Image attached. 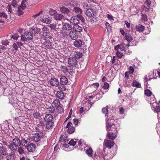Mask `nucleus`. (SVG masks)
<instances>
[{"mask_svg":"<svg viewBox=\"0 0 160 160\" xmlns=\"http://www.w3.org/2000/svg\"><path fill=\"white\" fill-rule=\"evenodd\" d=\"M107 116V118H106V128L108 132L107 136L110 139L114 140L116 138L118 132L117 127L115 125L112 123V121H113L114 119H110Z\"/></svg>","mask_w":160,"mask_h":160,"instance_id":"f257e3e1","label":"nucleus"},{"mask_svg":"<svg viewBox=\"0 0 160 160\" xmlns=\"http://www.w3.org/2000/svg\"><path fill=\"white\" fill-rule=\"evenodd\" d=\"M21 40L23 42L32 40L33 38V35L32 34L30 30L29 32H25L23 35L21 36Z\"/></svg>","mask_w":160,"mask_h":160,"instance_id":"f03ea898","label":"nucleus"},{"mask_svg":"<svg viewBox=\"0 0 160 160\" xmlns=\"http://www.w3.org/2000/svg\"><path fill=\"white\" fill-rule=\"evenodd\" d=\"M85 14L89 17L94 18L96 14V12L95 9L89 8L86 10Z\"/></svg>","mask_w":160,"mask_h":160,"instance_id":"7ed1b4c3","label":"nucleus"},{"mask_svg":"<svg viewBox=\"0 0 160 160\" xmlns=\"http://www.w3.org/2000/svg\"><path fill=\"white\" fill-rule=\"evenodd\" d=\"M52 105H53L54 107H55L59 111H61V109L62 105L60 104V100L59 99L57 98L54 100L52 103Z\"/></svg>","mask_w":160,"mask_h":160,"instance_id":"20e7f679","label":"nucleus"},{"mask_svg":"<svg viewBox=\"0 0 160 160\" xmlns=\"http://www.w3.org/2000/svg\"><path fill=\"white\" fill-rule=\"evenodd\" d=\"M68 62L69 64L72 66H74L76 68H78L77 64V61L74 57H70L68 59Z\"/></svg>","mask_w":160,"mask_h":160,"instance_id":"39448f33","label":"nucleus"},{"mask_svg":"<svg viewBox=\"0 0 160 160\" xmlns=\"http://www.w3.org/2000/svg\"><path fill=\"white\" fill-rule=\"evenodd\" d=\"M92 158L94 160H104L105 159L102 152H99L96 154V153L92 156Z\"/></svg>","mask_w":160,"mask_h":160,"instance_id":"423d86ee","label":"nucleus"},{"mask_svg":"<svg viewBox=\"0 0 160 160\" xmlns=\"http://www.w3.org/2000/svg\"><path fill=\"white\" fill-rule=\"evenodd\" d=\"M72 123L71 122H69L68 123L67 126L65 127V128H68L67 132L69 134H72L75 131V128L72 126Z\"/></svg>","mask_w":160,"mask_h":160,"instance_id":"0eeeda50","label":"nucleus"},{"mask_svg":"<svg viewBox=\"0 0 160 160\" xmlns=\"http://www.w3.org/2000/svg\"><path fill=\"white\" fill-rule=\"evenodd\" d=\"M69 21L70 23H72L73 25L77 24H79L80 22L78 17V14L76 16L72 17L69 20Z\"/></svg>","mask_w":160,"mask_h":160,"instance_id":"6e6552de","label":"nucleus"},{"mask_svg":"<svg viewBox=\"0 0 160 160\" xmlns=\"http://www.w3.org/2000/svg\"><path fill=\"white\" fill-rule=\"evenodd\" d=\"M82 26L81 24H77L74 25L72 27L73 31L78 32H80L82 31Z\"/></svg>","mask_w":160,"mask_h":160,"instance_id":"1a4fd4ad","label":"nucleus"},{"mask_svg":"<svg viewBox=\"0 0 160 160\" xmlns=\"http://www.w3.org/2000/svg\"><path fill=\"white\" fill-rule=\"evenodd\" d=\"M62 28L63 30L70 31L72 29V27L71 25L67 22H62Z\"/></svg>","mask_w":160,"mask_h":160,"instance_id":"9d476101","label":"nucleus"},{"mask_svg":"<svg viewBox=\"0 0 160 160\" xmlns=\"http://www.w3.org/2000/svg\"><path fill=\"white\" fill-rule=\"evenodd\" d=\"M68 36L72 39L75 40L77 39L79 37L78 33L74 31H70L68 33Z\"/></svg>","mask_w":160,"mask_h":160,"instance_id":"9b49d317","label":"nucleus"},{"mask_svg":"<svg viewBox=\"0 0 160 160\" xmlns=\"http://www.w3.org/2000/svg\"><path fill=\"white\" fill-rule=\"evenodd\" d=\"M26 148H27L28 152H33L35 150L36 146L34 144L31 143L27 145Z\"/></svg>","mask_w":160,"mask_h":160,"instance_id":"f8f14e48","label":"nucleus"},{"mask_svg":"<svg viewBox=\"0 0 160 160\" xmlns=\"http://www.w3.org/2000/svg\"><path fill=\"white\" fill-rule=\"evenodd\" d=\"M41 35V38L44 40L50 39L52 38L51 34L48 32H42Z\"/></svg>","mask_w":160,"mask_h":160,"instance_id":"ddd939ff","label":"nucleus"},{"mask_svg":"<svg viewBox=\"0 0 160 160\" xmlns=\"http://www.w3.org/2000/svg\"><path fill=\"white\" fill-rule=\"evenodd\" d=\"M113 141L111 140H108L104 141V145L107 148L111 149L114 145Z\"/></svg>","mask_w":160,"mask_h":160,"instance_id":"4468645a","label":"nucleus"},{"mask_svg":"<svg viewBox=\"0 0 160 160\" xmlns=\"http://www.w3.org/2000/svg\"><path fill=\"white\" fill-rule=\"evenodd\" d=\"M30 30L32 35L33 34L36 35L38 34L41 35L42 32L41 29L38 28H35L33 29H31Z\"/></svg>","mask_w":160,"mask_h":160,"instance_id":"2eb2a0df","label":"nucleus"},{"mask_svg":"<svg viewBox=\"0 0 160 160\" xmlns=\"http://www.w3.org/2000/svg\"><path fill=\"white\" fill-rule=\"evenodd\" d=\"M56 96L57 97L60 99H63L65 96L64 93L61 91H58L57 92Z\"/></svg>","mask_w":160,"mask_h":160,"instance_id":"dca6fc26","label":"nucleus"},{"mask_svg":"<svg viewBox=\"0 0 160 160\" xmlns=\"http://www.w3.org/2000/svg\"><path fill=\"white\" fill-rule=\"evenodd\" d=\"M52 18L51 17H48L43 18L42 20V21L43 23H45L47 24H50L52 21Z\"/></svg>","mask_w":160,"mask_h":160,"instance_id":"f3484780","label":"nucleus"},{"mask_svg":"<svg viewBox=\"0 0 160 160\" xmlns=\"http://www.w3.org/2000/svg\"><path fill=\"white\" fill-rule=\"evenodd\" d=\"M60 11L64 14L68 15L70 13V11L67 8L65 7H62L60 8Z\"/></svg>","mask_w":160,"mask_h":160,"instance_id":"a211bd4d","label":"nucleus"},{"mask_svg":"<svg viewBox=\"0 0 160 160\" xmlns=\"http://www.w3.org/2000/svg\"><path fill=\"white\" fill-rule=\"evenodd\" d=\"M50 84L54 86H57L59 84L58 81L55 78H52L49 81Z\"/></svg>","mask_w":160,"mask_h":160,"instance_id":"6ab92c4d","label":"nucleus"},{"mask_svg":"<svg viewBox=\"0 0 160 160\" xmlns=\"http://www.w3.org/2000/svg\"><path fill=\"white\" fill-rule=\"evenodd\" d=\"M44 119L47 122H52L53 117L50 114H47L45 116Z\"/></svg>","mask_w":160,"mask_h":160,"instance_id":"aec40b11","label":"nucleus"},{"mask_svg":"<svg viewBox=\"0 0 160 160\" xmlns=\"http://www.w3.org/2000/svg\"><path fill=\"white\" fill-rule=\"evenodd\" d=\"M60 82L62 85H66L68 82L67 78L64 76H62L61 77Z\"/></svg>","mask_w":160,"mask_h":160,"instance_id":"412c9836","label":"nucleus"},{"mask_svg":"<svg viewBox=\"0 0 160 160\" xmlns=\"http://www.w3.org/2000/svg\"><path fill=\"white\" fill-rule=\"evenodd\" d=\"M125 38L128 42H130L133 40L132 37L129 32H126L125 33Z\"/></svg>","mask_w":160,"mask_h":160,"instance_id":"4be33fe9","label":"nucleus"},{"mask_svg":"<svg viewBox=\"0 0 160 160\" xmlns=\"http://www.w3.org/2000/svg\"><path fill=\"white\" fill-rule=\"evenodd\" d=\"M68 33L65 31L63 30H61L60 32V35L61 37L63 38H67L68 36Z\"/></svg>","mask_w":160,"mask_h":160,"instance_id":"5701e85b","label":"nucleus"},{"mask_svg":"<svg viewBox=\"0 0 160 160\" xmlns=\"http://www.w3.org/2000/svg\"><path fill=\"white\" fill-rule=\"evenodd\" d=\"M12 143L18 147L21 146L20 140L19 138L15 137L12 140Z\"/></svg>","mask_w":160,"mask_h":160,"instance_id":"b1692460","label":"nucleus"},{"mask_svg":"<svg viewBox=\"0 0 160 160\" xmlns=\"http://www.w3.org/2000/svg\"><path fill=\"white\" fill-rule=\"evenodd\" d=\"M0 153L2 155H7L8 152L7 148L3 147H0Z\"/></svg>","mask_w":160,"mask_h":160,"instance_id":"393cba45","label":"nucleus"},{"mask_svg":"<svg viewBox=\"0 0 160 160\" xmlns=\"http://www.w3.org/2000/svg\"><path fill=\"white\" fill-rule=\"evenodd\" d=\"M151 107L154 112L157 113L160 112V108L158 105H157L155 106L154 105L152 104L151 105Z\"/></svg>","mask_w":160,"mask_h":160,"instance_id":"a878e982","label":"nucleus"},{"mask_svg":"<svg viewBox=\"0 0 160 160\" xmlns=\"http://www.w3.org/2000/svg\"><path fill=\"white\" fill-rule=\"evenodd\" d=\"M82 42L80 39L76 40L74 42V46L77 48L80 47L82 44Z\"/></svg>","mask_w":160,"mask_h":160,"instance_id":"bb28decb","label":"nucleus"},{"mask_svg":"<svg viewBox=\"0 0 160 160\" xmlns=\"http://www.w3.org/2000/svg\"><path fill=\"white\" fill-rule=\"evenodd\" d=\"M63 18V15L61 14L56 13L54 16V19L57 21L61 20Z\"/></svg>","mask_w":160,"mask_h":160,"instance_id":"cd10ccee","label":"nucleus"},{"mask_svg":"<svg viewBox=\"0 0 160 160\" xmlns=\"http://www.w3.org/2000/svg\"><path fill=\"white\" fill-rule=\"evenodd\" d=\"M54 125V123L53 122H47L46 125V128L48 129H52Z\"/></svg>","mask_w":160,"mask_h":160,"instance_id":"c85d7f7f","label":"nucleus"},{"mask_svg":"<svg viewBox=\"0 0 160 160\" xmlns=\"http://www.w3.org/2000/svg\"><path fill=\"white\" fill-rule=\"evenodd\" d=\"M77 4V3L75 1H71L68 3H67V4H66V6H69V8H70L71 7V8L72 7L74 8V7H76Z\"/></svg>","mask_w":160,"mask_h":160,"instance_id":"c756f323","label":"nucleus"},{"mask_svg":"<svg viewBox=\"0 0 160 160\" xmlns=\"http://www.w3.org/2000/svg\"><path fill=\"white\" fill-rule=\"evenodd\" d=\"M18 146H16L14 145L13 143H10L8 145V148L10 149L11 151H16L17 150V147Z\"/></svg>","mask_w":160,"mask_h":160,"instance_id":"7c9ffc66","label":"nucleus"},{"mask_svg":"<svg viewBox=\"0 0 160 160\" xmlns=\"http://www.w3.org/2000/svg\"><path fill=\"white\" fill-rule=\"evenodd\" d=\"M108 112V106L105 107H104L102 108V112L103 113L106 114L105 117H106V118H107V116H108V118H109L110 119H111V117H109V116L108 115V114H107Z\"/></svg>","mask_w":160,"mask_h":160,"instance_id":"2f4dec72","label":"nucleus"},{"mask_svg":"<svg viewBox=\"0 0 160 160\" xmlns=\"http://www.w3.org/2000/svg\"><path fill=\"white\" fill-rule=\"evenodd\" d=\"M15 155L12 152H11L7 156V160H14L15 158Z\"/></svg>","mask_w":160,"mask_h":160,"instance_id":"473e14b6","label":"nucleus"},{"mask_svg":"<svg viewBox=\"0 0 160 160\" xmlns=\"http://www.w3.org/2000/svg\"><path fill=\"white\" fill-rule=\"evenodd\" d=\"M73 10L78 14H81L82 13V10L79 7H74L73 8Z\"/></svg>","mask_w":160,"mask_h":160,"instance_id":"72a5a7b5","label":"nucleus"},{"mask_svg":"<svg viewBox=\"0 0 160 160\" xmlns=\"http://www.w3.org/2000/svg\"><path fill=\"white\" fill-rule=\"evenodd\" d=\"M33 140L36 142L39 141L40 140V137L38 133H36L33 136Z\"/></svg>","mask_w":160,"mask_h":160,"instance_id":"f704fd0d","label":"nucleus"},{"mask_svg":"<svg viewBox=\"0 0 160 160\" xmlns=\"http://www.w3.org/2000/svg\"><path fill=\"white\" fill-rule=\"evenodd\" d=\"M136 28L137 31L142 32L144 28V27L142 25L138 24L137 25Z\"/></svg>","mask_w":160,"mask_h":160,"instance_id":"c9c22d12","label":"nucleus"},{"mask_svg":"<svg viewBox=\"0 0 160 160\" xmlns=\"http://www.w3.org/2000/svg\"><path fill=\"white\" fill-rule=\"evenodd\" d=\"M47 109L48 111V112L50 113H53L55 110V108L53 105H52L51 106L47 108Z\"/></svg>","mask_w":160,"mask_h":160,"instance_id":"e433bc0d","label":"nucleus"},{"mask_svg":"<svg viewBox=\"0 0 160 160\" xmlns=\"http://www.w3.org/2000/svg\"><path fill=\"white\" fill-rule=\"evenodd\" d=\"M133 86L136 88H140L141 87V84L136 80L134 81L132 83Z\"/></svg>","mask_w":160,"mask_h":160,"instance_id":"4c0bfd02","label":"nucleus"},{"mask_svg":"<svg viewBox=\"0 0 160 160\" xmlns=\"http://www.w3.org/2000/svg\"><path fill=\"white\" fill-rule=\"evenodd\" d=\"M92 148L90 147L86 150V153L89 156L91 157L92 156Z\"/></svg>","mask_w":160,"mask_h":160,"instance_id":"58836bf2","label":"nucleus"},{"mask_svg":"<svg viewBox=\"0 0 160 160\" xmlns=\"http://www.w3.org/2000/svg\"><path fill=\"white\" fill-rule=\"evenodd\" d=\"M38 126V127L41 128H42L44 126L45 124L44 121L42 119H40Z\"/></svg>","mask_w":160,"mask_h":160,"instance_id":"ea45409f","label":"nucleus"},{"mask_svg":"<svg viewBox=\"0 0 160 160\" xmlns=\"http://www.w3.org/2000/svg\"><path fill=\"white\" fill-rule=\"evenodd\" d=\"M20 143L21 145H22V146H24L26 148L27 146V141L24 139H22L21 141H20Z\"/></svg>","mask_w":160,"mask_h":160,"instance_id":"a19ab883","label":"nucleus"},{"mask_svg":"<svg viewBox=\"0 0 160 160\" xmlns=\"http://www.w3.org/2000/svg\"><path fill=\"white\" fill-rule=\"evenodd\" d=\"M44 45L46 48L48 49L51 48H52V45L51 44V42H44Z\"/></svg>","mask_w":160,"mask_h":160,"instance_id":"79ce46f5","label":"nucleus"},{"mask_svg":"<svg viewBox=\"0 0 160 160\" xmlns=\"http://www.w3.org/2000/svg\"><path fill=\"white\" fill-rule=\"evenodd\" d=\"M103 93L102 92H100L96 94L95 95L96 98L97 99H100L102 96Z\"/></svg>","mask_w":160,"mask_h":160,"instance_id":"37998d69","label":"nucleus"},{"mask_svg":"<svg viewBox=\"0 0 160 160\" xmlns=\"http://www.w3.org/2000/svg\"><path fill=\"white\" fill-rule=\"evenodd\" d=\"M75 58H76L79 59L82 56V53L79 52H76V53L75 55Z\"/></svg>","mask_w":160,"mask_h":160,"instance_id":"c03bdc74","label":"nucleus"},{"mask_svg":"<svg viewBox=\"0 0 160 160\" xmlns=\"http://www.w3.org/2000/svg\"><path fill=\"white\" fill-rule=\"evenodd\" d=\"M144 92L146 95L148 97L150 96L152 94V92L151 91L148 89H147L145 90L144 91Z\"/></svg>","mask_w":160,"mask_h":160,"instance_id":"a18cd8bd","label":"nucleus"},{"mask_svg":"<svg viewBox=\"0 0 160 160\" xmlns=\"http://www.w3.org/2000/svg\"><path fill=\"white\" fill-rule=\"evenodd\" d=\"M0 18H7V15L3 11H0Z\"/></svg>","mask_w":160,"mask_h":160,"instance_id":"49530a36","label":"nucleus"},{"mask_svg":"<svg viewBox=\"0 0 160 160\" xmlns=\"http://www.w3.org/2000/svg\"><path fill=\"white\" fill-rule=\"evenodd\" d=\"M49 13L51 15L54 16V15L57 13V11L55 10L50 8L49 11Z\"/></svg>","mask_w":160,"mask_h":160,"instance_id":"de8ad7c7","label":"nucleus"},{"mask_svg":"<svg viewBox=\"0 0 160 160\" xmlns=\"http://www.w3.org/2000/svg\"><path fill=\"white\" fill-rule=\"evenodd\" d=\"M78 18L79 20H80L82 22H85V20L83 17L81 15L79 14H78Z\"/></svg>","mask_w":160,"mask_h":160,"instance_id":"09e8293b","label":"nucleus"},{"mask_svg":"<svg viewBox=\"0 0 160 160\" xmlns=\"http://www.w3.org/2000/svg\"><path fill=\"white\" fill-rule=\"evenodd\" d=\"M105 25L108 31H110L111 30V27L109 23L107 22L105 23Z\"/></svg>","mask_w":160,"mask_h":160,"instance_id":"8fccbe9b","label":"nucleus"},{"mask_svg":"<svg viewBox=\"0 0 160 160\" xmlns=\"http://www.w3.org/2000/svg\"><path fill=\"white\" fill-rule=\"evenodd\" d=\"M116 54L117 57L119 58H121L122 56H123L122 53H121L119 51H117L116 53Z\"/></svg>","mask_w":160,"mask_h":160,"instance_id":"3c124183","label":"nucleus"},{"mask_svg":"<svg viewBox=\"0 0 160 160\" xmlns=\"http://www.w3.org/2000/svg\"><path fill=\"white\" fill-rule=\"evenodd\" d=\"M133 71H130L128 72H126L125 74L126 78L128 79L129 78V75L130 74L132 73Z\"/></svg>","mask_w":160,"mask_h":160,"instance_id":"603ef678","label":"nucleus"},{"mask_svg":"<svg viewBox=\"0 0 160 160\" xmlns=\"http://www.w3.org/2000/svg\"><path fill=\"white\" fill-rule=\"evenodd\" d=\"M22 9L20 8H18V10L17 11L18 14L19 15H22L23 13Z\"/></svg>","mask_w":160,"mask_h":160,"instance_id":"864d4df0","label":"nucleus"},{"mask_svg":"<svg viewBox=\"0 0 160 160\" xmlns=\"http://www.w3.org/2000/svg\"><path fill=\"white\" fill-rule=\"evenodd\" d=\"M48 26L52 30H56V24H50Z\"/></svg>","mask_w":160,"mask_h":160,"instance_id":"5fc2aeb1","label":"nucleus"},{"mask_svg":"<svg viewBox=\"0 0 160 160\" xmlns=\"http://www.w3.org/2000/svg\"><path fill=\"white\" fill-rule=\"evenodd\" d=\"M19 37V35H18V34L15 33L13 35L11 36V38H13L14 40H17L18 39Z\"/></svg>","mask_w":160,"mask_h":160,"instance_id":"6e6d98bb","label":"nucleus"},{"mask_svg":"<svg viewBox=\"0 0 160 160\" xmlns=\"http://www.w3.org/2000/svg\"><path fill=\"white\" fill-rule=\"evenodd\" d=\"M17 151L20 154H21L24 153V150L23 148L21 147L18 148Z\"/></svg>","mask_w":160,"mask_h":160,"instance_id":"4d7b16f0","label":"nucleus"},{"mask_svg":"<svg viewBox=\"0 0 160 160\" xmlns=\"http://www.w3.org/2000/svg\"><path fill=\"white\" fill-rule=\"evenodd\" d=\"M64 85H61V86H60L59 87V88L60 89L59 91H61L63 92V91H64L65 90H66V89L65 88V86H64Z\"/></svg>","mask_w":160,"mask_h":160,"instance_id":"13d9d810","label":"nucleus"},{"mask_svg":"<svg viewBox=\"0 0 160 160\" xmlns=\"http://www.w3.org/2000/svg\"><path fill=\"white\" fill-rule=\"evenodd\" d=\"M25 2H23L22 1L21 5L19 7V8H20L22 10L24 9L26 7V4L24 3Z\"/></svg>","mask_w":160,"mask_h":160,"instance_id":"bf43d9fd","label":"nucleus"},{"mask_svg":"<svg viewBox=\"0 0 160 160\" xmlns=\"http://www.w3.org/2000/svg\"><path fill=\"white\" fill-rule=\"evenodd\" d=\"M142 19L144 21H147L148 20V18L147 17V16L146 15L144 14H142Z\"/></svg>","mask_w":160,"mask_h":160,"instance_id":"052dcab7","label":"nucleus"},{"mask_svg":"<svg viewBox=\"0 0 160 160\" xmlns=\"http://www.w3.org/2000/svg\"><path fill=\"white\" fill-rule=\"evenodd\" d=\"M68 144L70 146H74L76 144V142L74 141L73 140H71L68 142Z\"/></svg>","mask_w":160,"mask_h":160,"instance_id":"680f3d73","label":"nucleus"},{"mask_svg":"<svg viewBox=\"0 0 160 160\" xmlns=\"http://www.w3.org/2000/svg\"><path fill=\"white\" fill-rule=\"evenodd\" d=\"M33 116L35 118H39L40 117V113L37 112L33 113Z\"/></svg>","mask_w":160,"mask_h":160,"instance_id":"e2e57ef3","label":"nucleus"},{"mask_svg":"<svg viewBox=\"0 0 160 160\" xmlns=\"http://www.w3.org/2000/svg\"><path fill=\"white\" fill-rule=\"evenodd\" d=\"M122 46V44H118L116 46L114 47V50L115 51H118V49L120 48Z\"/></svg>","mask_w":160,"mask_h":160,"instance_id":"0e129e2a","label":"nucleus"},{"mask_svg":"<svg viewBox=\"0 0 160 160\" xmlns=\"http://www.w3.org/2000/svg\"><path fill=\"white\" fill-rule=\"evenodd\" d=\"M109 87V84L108 82H105L103 88L105 89H107Z\"/></svg>","mask_w":160,"mask_h":160,"instance_id":"69168bd1","label":"nucleus"},{"mask_svg":"<svg viewBox=\"0 0 160 160\" xmlns=\"http://www.w3.org/2000/svg\"><path fill=\"white\" fill-rule=\"evenodd\" d=\"M2 43L3 45H8L9 43V42L8 41V40H3L2 41Z\"/></svg>","mask_w":160,"mask_h":160,"instance_id":"338daca9","label":"nucleus"},{"mask_svg":"<svg viewBox=\"0 0 160 160\" xmlns=\"http://www.w3.org/2000/svg\"><path fill=\"white\" fill-rule=\"evenodd\" d=\"M43 11V10H41V11H40V12L39 13L33 15V16H32V17L33 18H36L37 17L39 16L41 13H42Z\"/></svg>","mask_w":160,"mask_h":160,"instance_id":"774afa93","label":"nucleus"}]
</instances>
